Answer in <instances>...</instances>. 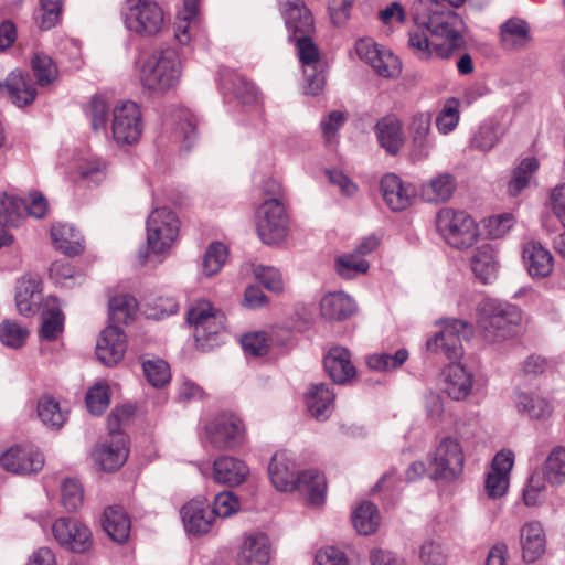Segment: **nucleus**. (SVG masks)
Returning <instances> with one entry per match:
<instances>
[{
    "mask_svg": "<svg viewBox=\"0 0 565 565\" xmlns=\"http://www.w3.org/2000/svg\"><path fill=\"white\" fill-rule=\"evenodd\" d=\"M327 64L308 65L303 67L305 93L307 95H319L326 85Z\"/></svg>",
    "mask_w": 565,
    "mask_h": 565,
    "instance_id": "680f3d73",
    "label": "nucleus"
},
{
    "mask_svg": "<svg viewBox=\"0 0 565 565\" xmlns=\"http://www.w3.org/2000/svg\"><path fill=\"white\" fill-rule=\"evenodd\" d=\"M460 103L457 98H448L436 117V127L443 135H447L456 129L460 119Z\"/></svg>",
    "mask_w": 565,
    "mask_h": 565,
    "instance_id": "5fc2aeb1",
    "label": "nucleus"
},
{
    "mask_svg": "<svg viewBox=\"0 0 565 565\" xmlns=\"http://www.w3.org/2000/svg\"><path fill=\"white\" fill-rule=\"evenodd\" d=\"M64 328V315L57 305L42 311L40 337L44 340H55Z\"/></svg>",
    "mask_w": 565,
    "mask_h": 565,
    "instance_id": "3c124183",
    "label": "nucleus"
},
{
    "mask_svg": "<svg viewBox=\"0 0 565 565\" xmlns=\"http://www.w3.org/2000/svg\"><path fill=\"white\" fill-rule=\"evenodd\" d=\"M186 532L194 535L207 533L215 521L209 505L203 500H192L180 511Z\"/></svg>",
    "mask_w": 565,
    "mask_h": 565,
    "instance_id": "b1692460",
    "label": "nucleus"
},
{
    "mask_svg": "<svg viewBox=\"0 0 565 565\" xmlns=\"http://www.w3.org/2000/svg\"><path fill=\"white\" fill-rule=\"evenodd\" d=\"M465 0H415L411 13L416 25L425 28L431 35L444 39L443 44L429 42L425 32L411 31L408 46L422 61L434 57L448 58L463 43L466 29L462 18L454 10Z\"/></svg>",
    "mask_w": 565,
    "mask_h": 565,
    "instance_id": "f257e3e1",
    "label": "nucleus"
},
{
    "mask_svg": "<svg viewBox=\"0 0 565 565\" xmlns=\"http://www.w3.org/2000/svg\"><path fill=\"white\" fill-rule=\"evenodd\" d=\"M448 553L444 545L434 540L425 541L419 550V558L425 565H444Z\"/></svg>",
    "mask_w": 565,
    "mask_h": 565,
    "instance_id": "774afa93",
    "label": "nucleus"
},
{
    "mask_svg": "<svg viewBox=\"0 0 565 565\" xmlns=\"http://www.w3.org/2000/svg\"><path fill=\"white\" fill-rule=\"evenodd\" d=\"M514 404L519 413L532 419H545L552 414L550 402L533 392H516Z\"/></svg>",
    "mask_w": 565,
    "mask_h": 565,
    "instance_id": "c9c22d12",
    "label": "nucleus"
},
{
    "mask_svg": "<svg viewBox=\"0 0 565 565\" xmlns=\"http://www.w3.org/2000/svg\"><path fill=\"white\" fill-rule=\"evenodd\" d=\"M205 436L216 450H235L245 443L243 420L232 413L216 415L206 426Z\"/></svg>",
    "mask_w": 565,
    "mask_h": 565,
    "instance_id": "f8f14e48",
    "label": "nucleus"
},
{
    "mask_svg": "<svg viewBox=\"0 0 565 565\" xmlns=\"http://www.w3.org/2000/svg\"><path fill=\"white\" fill-rule=\"evenodd\" d=\"M41 281L36 276L23 277L19 280L15 294V305L19 312L29 316L35 312L40 299Z\"/></svg>",
    "mask_w": 565,
    "mask_h": 565,
    "instance_id": "72a5a7b5",
    "label": "nucleus"
},
{
    "mask_svg": "<svg viewBox=\"0 0 565 565\" xmlns=\"http://www.w3.org/2000/svg\"><path fill=\"white\" fill-rule=\"evenodd\" d=\"M137 300L130 295H118L109 300V320L111 324H127L137 312Z\"/></svg>",
    "mask_w": 565,
    "mask_h": 565,
    "instance_id": "37998d69",
    "label": "nucleus"
},
{
    "mask_svg": "<svg viewBox=\"0 0 565 565\" xmlns=\"http://www.w3.org/2000/svg\"><path fill=\"white\" fill-rule=\"evenodd\" d=\"M513 463L514 454L511 450H501L494 456L486 479V491L490 498H501L507 493Z\"/></svg>",
    "mask_w": 565,
    "mask_h": 565,
    "instance_id": "f3484780",
    "label": "nucleus"
},
{
    "mask_svg": "<svg viewBox=\"0 0 565 565\" xmlns=\"http://www.w3.org/2000/svg\"><path fill=\"white\" fill-rule=\"evenodd\" d=\"M51 238L54 247L68 256H75L83 252V237L71 224L56 223L52 225Z\"/></svg>",
    "mask_w": 565,
    "mask_h": 565,
    "instance_id": "473e14b6",
    "label": "nucleus"
},
{
    "mask_svg": "<svg viewBox=\"0 0 565 565\" xmlns=\"http://www.w3.org/2000/svg\"><path fill=\"white\" fill-rule=\"evenodd\" d=\"M408 359V351L398 349L394 354L375 353L367 358L366 364L371 370L390 372L401 367Z\"/></svg>",
    "mask_w": 565,
    "mask_h": 565,
    "instance_id": "603ef678",
    "label": "nucleus"
},
{
    "mask_svg": "<svg viewBox=\"0 0 565 565\" xmlns=\"http://www.w3.org/2000/svg\"><path fill=\"white\" fill-rule=\"evenodd\" d=\"M182 63L173 49L154 51L140 67V82L151 92H167L174 88L181 78Z\"/></svg>",
    "mask_w": 565,
    "mask_h": 565,
    "instance_id": "39448f33",
    "label": "nucleus"
},
{
    "mask_svg": "<svg viewBox=\"0 0 565 565\" xmlns=\"http://www.w3.org/2000/svg\"><path fill=\"white\" fill-rule=\"evenodd\" d=\"M38 415L42 423L53 429L61 428L65 420V413L60 403L51 396H43L38 403Z\"/></svg>",
    "mask_w": 565,
    "mask_h": 565,
    "instance_id": "09e8293b",
    "label": "nucleus"
},
{
    "mask_svg": "<svg viewBox=\"0 0 565 565\" xmlns=\"http://www.w3.org/2000/svg\"><path fill=\"white\" fill-rule=\"evenodd\" d=\"M143 132L141 109L135 102L125 100L111 109L110 136L118 146L137 143Z\"/></svg>",
    "mask_w": 565,
    "mask_h": 565,
    "instance_id": "9d476101",
    "label": "nucleus"
},
{
    "mask_svg": "<svg viewBox=\"0 0 565 565\" xmlns=\"http://www.w3.org/2000/svg\"><path fill=\"white\" fill-rule=\"evenodd\" d=\"M124 19L127 29L140 36L156 35L164 22L162 9L150 0H127Z\"/></svg>",
    "mask_w": 565,
    "mask_h": 565,
    "instance_id": "9b49d317",
    "label": "nucleus"
},
{
    "mask_svg": "<svg viewBox=\"0 0 565 565\" xmlns=\"http://www.w3.org/2000/svg\"><path fill=\"white\" fill-rule=\"evenodd\" d=\"M4 470L18 475L39 472L44 465L43 455L31 447H11L0 458Z\"/></svg>",
    "mask_w": 565,
    "mask_h": 565,
    "instance_id": "dca6fc26",
    "label": "nucleus"
},
{
    "mask_svg": "<svg viewBox=\"0 0 565 565\" xmlns=\"http://www.w3.org/2000/svg\"><path fill=\"white\" fill-rule=\"evenodd\" d=\"M498 265L495 250L489 244L478 247L471 259L472 271L484 284L497 277Z\"/></svg>",
    "mask_w": 565,
    "mask_h": 565,
    "instance_id": "f704fd0d",
    "label": "nucleus"
},
{
    "mask_svg": "<svg viewBox=\"0 0 565 565\" xmlns=\"http://www.w3.org/2000/svg\"><path fill=\"white\" fill-rule=\"evenodd\" d=\"M111 109L113 108L105 97L100 95L92 97L86 106L85 114L95 132L108 136L109 113Z\"/></svg>",
    "mask_w": 565,
    "mask_h": 565,
    "instance_id": "a19ab883",
    "label": "nucleus"
},
{
    "mask_svg": "<svg viewBox=\"0 0 565 565\" xmlns=\"http://www.w3.org/2000/svg\"><path fill=\"white\" fill-rule=\"evenodd\" d=\"M268 475L277 491L297 490L311 505H320L324 502L327 489L324 476L312 469L298 472L295 459L285 450L274 454L268 466Z\"/></svg>",
    "mask_w": 565,
    "mask_h": 565,
    "instance_id": "f03ea898",
    "label": "nucleus"
},
{
    "mask_svg": "<svg viewBox=\"0 0 565 565\" xmlns=\"http://www.w3.org/2000/svg\"><path fill=\"white\" fill-rule=\"evenodd\" d=\"M501 41L509 49L526 45L531 41L530 26L526 21L511 18L501 25Z\"/></svg>",
    "mask_w": 565,
    "mask_h": 565,
    "instance_id": "ea45409f",
    "label": "nucleus"
},
{
    "mask_svg": "<svg viewBox=\"0 0 565 565\" xmlns=\"http://www.w3.org/2000/svg\"><path fill=\"white\" fill-rule=\"evenodd\" d=\"M62 0H40V10L36 17L42 30L54 28L61 18Z\"/></svg>",
    "mask_w": 565,
    "mask_h": 565,
    "instance_id": "0e129e2a",
    "label": "nucleus"
},
{
    "mask_svg": "<svg viewBox=\"0 0 565 565\" xmlns=\"http://www.w3.org/2000/svg\"><path fill=\"white\" fill-rule=\"evenodd\" d=\"M221 84L224 88L231 89L235 97L244 104H250L257 99L255 85L239 74L222 78Z\"/></svg>",
    "mask_w": 565,
    "mask_h": 565,
    "instance_id": "864d4df0",
    "label": "nucleus"
},
{
    "mask_svg": "<svg viewBox=\"0 0 565 565\" xmlns=\"http://www.w3.org/2000/svg\"><path fill=\"white\" fill-rule=\"evenodd\" d=\"M523 259L527 273L533 278H545L553 271V256L551 252L539 242H530L524 246Z\"/></svg>",
    "mask_w": 565,
    "mask_h": 565,
    "instance_id": "c85d7f7f",
    "label": "nucleus"
},
{
    "mask_svg": "<svg viewBox=\"0 0 565 565\" xmlns=\"http://www.w3.org/2000/svg\"><path fill=\"white\" fill-rule=\"evenodd\" d=\"M135 408L131 405L115 407L107 417V429L109 437L93 451L95 463L104 471H115L127 460L129 448L128 438L121 430L134 415Z\"/></svg>",
    "mask_w": 565,
    "mask_h": 565,
    "instance_id": "7ed1b4c3",
    "label": "nucleus"
},
{
    "mask_svg": "<svg viewBox=\"0 0 565 565\" xmlns=\"http://www.w3.org/2000/svg\"><path fill=\"white\" fill-rule=\"evenodd\" d=\"M103 529L113 541L124 543L129 536L130 520L120 507H109L104 512Z\"/></svg>",
    "mask_w": 565,
    "mask_h": 565,
    "instance_id": "4c0bfd02",
    "label": "nucleus"
},
{
    "mask_svg": "<svg viewBox=\"0 0 565 565\" xmlns=\"http://www.w3.org/2000/svg\"><path fill=\"white\" fill-rule=\"evenodd\" d=\"M375 72L385 78H394L401 74L402 65L399 58L390 50L380 52L379 56L371 63Z\"/></svg>",
    "mask_w": 565,
    "mask_h": 565,
    "instance_id": "bf43d9fd",
    "label": "nucleus"
},
{
    "mask_svg": "<svg viewBox=\"0 0 565 565\" xmlns=\"http://www.w3.org/2000/svg\"><path fill=\"white\" fill-rule=\"evenodd\" d=\"M84 493L79 482L75 479H66L62 486L61 500L64 508L74 512L83 504Z\"/></svg>",
    "mask_w": 565,
    "mask_h": 565,
    "instance_id": "69168bd1",
    "label": "nucleus"
},
{
    "mask_svg": "<svg viewBox=\"0 0 565 565\" xmlns=\"http://www.w3.org/2000/svg\"><path fill=\"white\" fill-rule=\"evenodd\" d=\"M28 337L29 330L14 321L4 320L0 324V341L7 347L21 348Z\"/></svg>",
    "mask_w": 565,
    "mask_h": 565,
    "instance_id": "052dcab7",
    "label": "nucleus"
},
{
    "mask_svg": "<svg viewBox=\"0 0 565 565\" xmlns=\"http://www.w3.org/2000/svg\"><path fill=\"white\" fill-rule=\"evenodd\" d=\"M297 45L298 56L302 64V68L308 65L324 64L326 62L320 58L317 45L310 39V34H302L291 38Z\"/></svg>",
    "mask_w": 565,
    "mask_h": 565,
    "instance_id": "e2e57ef3",
    "label": "nucleus"
},
{
    "mask_svg": "<svg viewBox=\"0 0 565 565\" xmlns=\"http://www.w3.org/2000/svg\"><path fill=\"white\" fill-rule=\"evenodd\" d=\"M52 532L62 546L75 553H83L92 545L89 529L75 519L61 518L56 520Z\"/></svg>",
    "mask_w": 565,
    "mask_h": 565,
    "instance_id": "2eb2a0df",
    "label": "nucleus"
},
{
    "mask_svg": "<svg viewBox=\"0 0 565 565\" xmlns=\"http://www.w3.org/2000/svg\"><path fill=\"white\" fill-rule=\"evenodd\" d=\"M324 370L337 384H345L355 376L356 370L348 349L334 347L324 356Z\"/></svg>",
    "mask_w": 565,
    "mask_h": 565,
    "instance_id": "a878e982",
    "label": "nucleus"
},
{
    "mask_svg": "<svg viewBox=\"0 0 565 565\" xmlns=\"http://www.w3.org/2000/svg\"><path fill=\"white\" fill-rule=\"evenodd\" d=\"M352 523L360 534L370 535L374 533L380 525L376 507L371 502L360 504L352 513Z\"/></svg>",
    "mask_w": 565,
    "mask_h": 565,
    "instance_id": "c03bdc74",
    "label": "nucleus"
},
{
    "mask_svg": "<svg viewBox=\"0 0 565 565\" xmlns=\"http://www.w3.org/2000/svg\"><path fill=\"white\" fill-rule=\"evenodd\" d=\"M456 186L455 177L445 172L424 183L420 193L427 202H445L452 196Z\"/></svg>",
    "mask_w": 565,
    "mask_h": 565,
    "instance_id": "e433bc0d",
    "label": "nucleus"
},
{
    "mask_svg": "<svg viewBox=\"0 0 565 565\" xmlns=\"http://www.w3.org/2000/svg\"><path fill=\"white\" fill-rule=\"evenodd\" d=\"M0 97H7L18 107H23L34 102L36 89L22 72L14 70L4 82H0Z\"/></svg>",
    "mask_w": 565,
    "mask_h": 565,
    "instance_id": "5701e85b",
    "label": "nucleus"
},
{
    "mask_svg": "<svg viewBox=\"0 0 565 565\" xmlns=\"http://www.w3.org/2000/svg\"><path fill=\"white\" fill-rule=\"evenodd\" d=\"M356 310L352 297L343 291L328 292L320 300V313L330 321H341L350 318Z\"/></svg>",
    "mask_w": 565,
    "mask_h": 565,
    "instance_id": "cd10ccee",
    "label": "nucleus"
},
{
    "mask_svg": "<svg viewBox=\"0 0 565 565\" xmlns=\"http://www.w3.org/2000/svg\"><path fill=\"white\" fill-rule=\"evenodd\" d=\"M477 310V323L486 340L493 343L501 342L516 333L521 313L515 306L494 299H484Z\"/></svg>",
    "mask_w": 565,
    "mask_h": 565,
    "instance_id": "20e7f679",
    "label": "nucleus"
},
{
    "mask_svg": "<svg viewBox=\"0 0 565 565\" xmlns=\"http://www.w3.org/2000/svg\"><path fill=\"white\" fill-rule=\"evenodd\" d=\"M257 232L266 244L282 241L288 233V216L284 203L277 199H266L258 209Z\"/></svg>",
    "mask_w": 565,
    "mask_h": 565,
    "instance_id": "4468645a",
    "label": "nucleus"
},
{
    "mask_svg": "<svg viewBox=\"0 0 565 565\" xmlns=\"http://www.w3.org/2000/svg\"><path fill=\"white\" fill-rule=\"evenodd\" d=\"M441 323L443 329L426 341V350L448 360H459L463 355L462 341L470 339L473 327L459 319H446Z\"/></svg>",
    "mask_w": 565,
    "mask_h": 565,
    "instance_id": "1a4fd4ad",
    "label": "nucleus"
},
{
    "mask_svg": "<svg viewBox=\"0 0 565 565\" xmlns=\"http://www.w3.org/2000/svg\"><path fill=\"white\" fill-rule=\"evenodd\" d=\"M539 166V160L534 157L523 159L512 171L511 180L508 183L509 194L512 196L521 194L529 186Z\"/></svg>",
    "mask_w": 565,
    "mask_h": 565,
    "instance_id": "79ce46f5",
    "label": "nucleus"
},
{
    "mask_svg": "<svg viewBox=\"0 0 565 565\" xmlns=\"http://www.w3.org/2000/svg\"><path fill=\"white\" fill-rule=\"evenodd\" d=\"M126 339L122 331L114 324L106 327L96 344V355L98 360L108 366L117 364L125 354Z\"/></svg>",
    "mask_w": 565,
    "mask_h": 565,
    "instance_id": "aec40b11",
    "label": "nucleus"
},
{
    "mask_svg": "<svg viewBox=\"0 0 565 565\" xmlns=\"http://www.w3.org/2000/svg\"><path fill=\"white\" fill-rule=\"evenodd\" d=\"M174 134L182 139L184 147L189 149L196 140V117L188 109H178L173 115Z\"/></svg>",
    "mask_w": 565,
    "mask_h": 565,
    "instance_id": "a18cd8bd",
    "label": "nucleus"
},
{
    "mask_svg": "<svg viewBox=\"0 0 565 565\" xmlns=\"http://www.w3.org/2000/svg\"><path fill=\"white\" fill-rule=\"evenodd\" d=\"M444 390L452 398H466L472 387V374L463 365L452 363L444 373Z\"/></svg>",
    "mask_w": 565,
    "mask_h": 565,
    "instance_id": "2f4dec72",
    "label": "nucleus"
},
{
    "mask_svg": "<svg viewBox=\"0 0 565 565\" xmlns=\"http://www.w3.org/2000/svg\"><path fill=\"white\" fill-rule=\"evenodd\" d=\"M198 25V13L188 17V12L182 10L178 13L177 21L174 22V38L181 45L190 43L193 33Z\"/></svg>",
    "mask_w": 565,
    "mask_h": 565,
    "instance_id": "338daca9",
    "label": "nucleus"
},
{
    "mask_svg": "<svg viewBox=\"0 0 565 565\" xmlns=\"http://www.w3.org/2000/svg\"><path fill=\"white\" fill-rule=\"evenodd\" d=\"M335 264L338 274L345 279L352 278L355 274H365L370 267L369 263L354 252L338 257Z\"/></svg>",
    "mask_w": 565,
    "mask_h": 565,
    "instance_id": "13d9d810",
    "label": "nucleus"
},
{
    "mask_svg": "<svg viewBox=\"0 0 565 565\" xmlns=\"http://www.w3.org/2000/svg\"><path fill=\"white\" fill-rule=\"evenodd\" d=\"M374 131L381 147L390 154L399 152L405 139L402 131V122L396 116L388 115L381 118L376 122Z\"/></svg>",
    "mask_w": 565,
    "mask_h": 565,
    "instance_id": "c756f323",
    "label": "nucleus"
},
{
    "mask_svg": "<svg viewBox=\"0 0 565 565\" xmlns=\"http://www.w3.org/2000/svg\"><path fill=\"white\" fill-rule=\"evenodd\" d=\"M270 543L262 532L248 533L244 536L237 554V565H268Z\"/></svg>",
    "mask_w": 565,
    "mask_h": 565,
    "instance_id": "412c9836",
    "label": "nucleus"
},
{
    "mask_svg": "<svg viewBox=\"0 0 565 565\" xmlns=\"http://www.w3.org/2000/svg\"><path fill=\"white\" fill-rule=\"evenodd\" d=\"M381 191L386 204L393 211H402L411 205L415 196L412 184H403L399 177L394 173L385 174L381 180Z\"/></svg>",
    "mask_w": 565,
    "mask_h": 565,
    "instance_id": "393cba45",
    "label": "nucleus"
},
{
    "mask_svg": "<svg viewBox=\"0 0 565 565\" xmlns=\"http://www.w3.org/2000/svg\"><path fill=\"white\" fill-rule=\"evenodd\" d=\"M431 114L428 111L417 113L409 121V135L412 140L411 156L414 160L427 159L435 143L430 137Z\"/></svg>",
    "mask_w": 565,
    "mask_h": 565,
    "instance_id": "a211bd4d",
    "label": "nucleus"
},
{
    "mask_svg": "<svg viewBox=\"0 0 565 565\" xmlns=\"http://www.w3.org/2000/svg\"><path fill=\"white\" fill-rule=\"evenodd\" d=\"M522 557L526 563L537 561L545 552L546 539L543 526L537 521L525 523L520 531Z\"/></svg>",
    "mask_w": 565,
    "mask_h": 565,
    "instance_id": "bb28decb",
    "label": "nucleus"
},
{
    "mask_svg": "<svg viewBox=\"0 0 565 565\" xmlns=\"http://www.w3.org/2000/svg\"><path fill=\"white\" fill-rule=\"evenodd\" d=\"M228 256L227 246L221 242L211 243L203 256L202 274L205 277L216 275L226 263Z\"/></svg>",
    "mask_w": 565,
    "mask_h": 565,
    "instance_id": "8fccbe9b",
    "label": "nucleus"
},
{
    "mask_svg": "<svg viewBox=\"0 0 565 565\" xmlns=\"http://www.w3.org/2000/svg\"><path fill=\"white\" fill-rule=\"evenodd\" d=\"M31 66L40 86H47L57 78L58 72L56 65L53 60L44 53H36L31 61Z\"/></svg>",
    "mask_w": 565,
    "mask_h": 565,
    "instance_id": "6e6d98bb",
    "label": "nucleus"
},
{
    "mask_svg": "<svg viewBox=\"0 0 565 565\" xmlns=\"http://www.w3.org/2000/svg\"><path fill=\"white\" fill-rule=\"evenodd\" d=\"M436 226L445 242L457 249L471 247L479 236L475 220L463 211L449 207L440 210L436 217Z\"/></svg>",
    "mask_w": 565,
    "mask_h": 565,
    "instance_id": "6e6552de",
    "label": "nucleus"
},
{
    "mask_svg": "<svg viewBox=\"0 0 565 565\" xmlns=\"http://www.w3.org/2000/svg\"><path fill=\"white\" fill-rule=\"evenodd\" d=\"M188 322L193 327L196 347L209 351L220 344V334L225 329V315L207 300L194 301L186 313Z\"/></svg>",
    "mask_w": 565,
    "mask_h": 565,
    "instance_id": "423d86ee",
    "label": "nucleus"
},
{
    "mask_svg": "<svg viewBox=\"0 0 565 565\" xmlns=\"http://www.w3.org/2000/svg\"><path fill=\"white\" fill-rule=\"evenodd\" d=\"M147 249L139 252V260L145 264L151 254H163L174 244L179 236L180 221L168 207H157L146 222Z\"/></svg>",
    "mask_w": 565,
    "mask_h": 565,
    "instance_id": "0eeeda50",
    "label": "nucleus"
},
{
    "mask_svg": "<svg viewBox=\"0 0 565 565\" xmlns=\"http://www.w3.org/2000/svg\"><path fill=\"white\" fill-rule=\"evenodd\" d=\"M142 370L147 381L154 387L163 386L170 381L169 365L161 359L143 360Z\"/></svg>",
    "mask_w": 565,
    "mask_h": 565,
    "instance_id": "4d7b16f0",
    "label": "nucleus"
},
{
    "mask_svg": "<svg viewBox=\"0 0 565 565\" xmlns=\"http://www.w3.org/2000/svg\"><path fill=\"white\" fill-rule=\"evenodd\" d=\"M544 476L550 484L559 486L565 481V447H554L544 463Z\"/></svg>",
    "mask_w": 565,
    "mask_h": 565,
    "instance_id": "49530a36",
    "label": "nucleus"
},
{
    "mask_svg": "<svg viewBox=\"0 0 565 565\" xmlns=\"http://www.w3.org/2000/svg\"><path fill=\"white\" fill-rule=\"evenodd\" d=\"M311 416L319 420L327 419L334 407L335 394L331 386L324 383L313 384L305 396Z\"/></svg>",
    "mask_w": 565,
    "mask_h": 565,
    "instance_id": "7c9ffc66",
    "label": "nucleus"
},
{
    "mask_svg": "<svg viewBox=\"0 0 565 565\" xmlns=\"http://www.w3.org/2000/svg\"><path fill=\"white\" fill-rule=\"evenodd\" d=\"M249 476L245 461L233 456L223 455L213 462V480L227 487L244 483Z\"/></svg>",
    "mask_w": 565,
    "mask_h": 565,
    "instance_id": "4be33fe9",
    "label": "nucleus"
},
{
    "mask_svg": "<svg viewBox=\"0 0 565 565\" xmlns=\"http://www.w3.org/2000/svg\"><path fill=\"white\" fill-rule=\"evenodd\" d=\"M280 12L284 17L289 38L311 34L313 18L302 0H280Z\"/></svg>",
    "mask_w": 565,
    "mask_h": 565,
    "instance_id": "6ab92c4d",
    "label": "nucleus"
},
{
    "mask_svg": "<svg viewBox=\"0 0 565 565\" xmlns=\"http://www.w3.org/2000/svg\"><path fill=\"white\" fill-rule=\"evenodd\" d=\"M463 462L465 456L459 441L446 437L429 455L430 478L434 480H454L462 472Z\"/></svg>",
    "mask_w": 565,
    "mask_h": 565,
    "instance_id": "ddd939ff",
    "label": "nucleus"
},
{
    "mask_svg": "<svg viewBox=\"0 0 565 565\" xmlns=\"http://www.w3.org/2000/svg\"><path fill=\"white\" fill-rule=\"evenodd\" d=\"M504 134L505 129L500 122L489 119L478 127L471 137L470 145L473 149L488 152L500 142Z\"/></svg>",
    "mask_w": 565,
    "mask_h": 565,
    "instance_id": "58836bf2",
    "label": "nucleus"
},
{
    "mask_svg": "<svg viewBox=\"0 0 565 565\" xmlns=\"http://www.w3.org/2000/svg\"><path fill=\"white\" fill-rule=\"evenodd\" d=\"M24 214V200L13 194L0 193V224L17 226Z\"/></svg>",
    "mask_w": 565,
    "mask_h": 565,
    "instance_id": "de8ad7c7",
    "label": "nucleus"
}]
</instances>
